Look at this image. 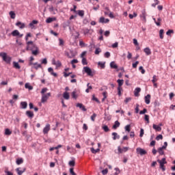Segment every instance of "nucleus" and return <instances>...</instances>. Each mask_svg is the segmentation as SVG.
I'll return each instance as SVG.
<instances>
[{
	"label": "nucleus",
	"mask_w": 175,
	"mask_h": 175,
	"mask_svg": "<svg viewBox=\"0 0 175 175\" xmlns=\"http://www.w3.org/2000/svg\"><path fill=\"white\" fill-rule=\"evenodd\" d=\"M27 46L26 48V50L29 51L31 50L32 52L33 55H38L39 54V48L36 46L35 44H33V42L32 41H28L27 42Z\"/></svg>",
	"instance_id": "1"
},
{
	"label": "nucleus",
	"mask_w": 175,
	"mask_h": 175,
	"mask_svg": "<svg viewBox=\"0 0 175 175\" xmlns=\"http://www.w3.org/2000/svg\"><path fill=\"white\" fill-rule=\"evenodd\" d=\"M0 57L3 58V61H4V62H6V64H10V62H12V57L8 56V54L5 52L0 53Z\"/></svg>",
	"instance_id": "2"
},
{
	"label": "nucleus",
	"mask_w": 175,
	"mask_h": 175,
	"mask_svg": "<svg viewBox=\"0 0 175 175\" xmlns=\"http://www.w3.org/2000/svg\"><path fill=\"white\" fill-rule=\"evenodd\" d=\"M157 162L160 165V169H161L163 172H165V170H166V167H165V165L167 163V162L166 161V159L163 158L161 160L158 159Z\"/></svg>",
	"instance_id": "3"
},
{
	"label": "nucleus",
	"mask_w": 175,
	"mask_h": 175,
	"mask_svg": "<svg viewBox=\"0 0 175 175\" xmlns=\"http://www.w3.org/2000/svg\"><path fill=\"white\" fill-rule=\"evenodd\" d=\"M85 73H87L88 76H90V77H94V72H92V70L90 69V67L85 66L83 68Z\"/></svg>",
	"instance_id": "4"
},
{
	"label": "nucleus",
	"mask_w": 175,
	"mask_h": 175,
	"mask_svg": "<svg viewBox=\"0 0 175 175\" xmlns=\"http://www.w3.org/2000/svg\"><path fill=\"white\" fill-rule=\"evenodd\" d=\"M50 96H51V93H50V92H49L46 94H42V98H41L42 103H44L47 102V100L49 99V98H50Z\"/></svg>",
	"instance_id": "5"
},
{
	"label": "nucleus",
	"mask_w": 175,
	"mask_h": 175,
	"mask_svg": "<svg viewBox=\"0 0 175 175\" xmlns=\"http://www.w3.org/2000/svg\"><path fill=\"white\" fill-rule=\"evenodd\" d=\"M137 154H139V155H146L147 154V151L142 148H137L136 149Z\"/></svg>",
	"instance_id": "6"
},
{
	"label": "nucleus",
	"mask_w": 175,
	"mask_h": 175,
	"mask_svg": "<svg viewBox=\"0 0 175 175\" xmlns=\"http://www.w3.org/2000/svg\"><path fill=\"white\" fill-rule=\"evenodd\" d=\"M65 55L68 57V58H75V55L73 51L70 50V52L65 51Z\"/></svg>",
	"instance_id": "7"
},
{
	"label": "nucleus",
	"mask_w": 175,
	"mask_h": 175,
	"mask_svg": "<svg viewBox=\"0 0 175 175\" xmlns=\"http://www.w3.org/2000/svg\"><path fill=\"white\" fill-rule=\"evenodd\" d=\"M11 35L13 36H18L19 38H23L24 36V34H20V31H18V30H14L11 33Z\"/></svg>",
	"instance_id": "8"
},
{
	"label": "nucleus",
	"mask_w": 175,
	"mask_h": 175,
	"mask_svg": "<svg viewBox=\"0 0 175 175\" xmlns=\"http://www.w3.org/2000/svg\"><path fill=\"white\" fill-rule=\"evenodd\" d=\"M147 16V14L146 13V10H143L142 11V14L140 15L141 18H142V21H144V23H146V21H147V19L146 18Z\"/></svg>",
	"instance_id": "9"
},
{
	"label": "nucleus",
	"mask_w": 175,
	"mask_h": 175,
	"mask_svg": "<svg viewBox=\"0 0 175 175\" xmlns=\"http://www.w3.org/2000/svg\"><path fill=\"white\" fill-rule=\"evenodd\" d=\"M110 20L109 18H105V17L102 16L99 19V23L101 24H107V23H109Z\"/></svg>",
	"instance_id": "10"
},
{
	"label": "nucleus",
	"mask_w": 175,
	"mask_h": 175,
	"mask_svg": "<svg viewBox=\"0 0 175 175\" xmlns=\"http://www.w3.org/2000/svg\"><path fill=\"white\" fill-rule=\"evenodd\" d=\"M52 64L53 65H55L56 68H59L62 65L61 62L58 60L57 62L55 61V59H52Z\"/></svg>",
	"instance_id": "11"
},
{
	"label": "nucleus",
	"mask_w": 175,
	"mask_h": 175,
	"mask_svg": "<svg viewBox=\"0 0 175 175\" xmlns=\"http://www.w3.org/2000/svg\"><path fill=\"white\" fill-rule=\"evenodd\" d=\"M25 170H27L26 168H23V170H21V167H18L16 169V172H17L18 175H22L23 173L25 172Z\"/></svg>",
	"instance_id": "12"
},
{
	"label": "nucleus",
	"mask_w": 175,
	"mask_h": 175,
	"mask_svg": "<svg viewBox=\"0 0 175 175\" xmlns=\"http://www.w3.org/2000/svg\"><path fill=\"white\" fill-rule=\"evenodd\" d=\"M50 131V124H48L45 126V127L43 129V133L44 135H46L47 133H49V131Z\"/></svg>",
	"instance_id": "13"
},
{
	"label": "nucleus",
	"mask_w": 175,
	"mask_h": 175,
	"mask_svg": "<svg viewBox=\"0 0 175 175\" xmlns=\"http://www.w3.org/2000/svg\"><path fill=\"white\" fill-rule=\"evenodd\" d=\"M48 72L51 73L52 76H54V77H57V76H58L56 72H54V70L51 67L48 68Z\"/></svg>",
	"instance_id": "14"
},
{
	"label": "nucleus",
	"mask_w": 175,
	"mask_h": 175,
	"mask_svg": "<svg viewBox=\"0 0 175 175\" xmlns=\"http://www.w3.org/2000/svg\"><path fill=\"white\" fill-rule=\"evenodd\" d=\"M153 129H155L157 132H161L162 131V128L160 126H158L155 124L152 125Z\"/></svg>",
	"instance_id": "15"
},
{
	"label": "nucleus",
	"mask_w": 175,
	"mask_h": 175,
	"mask_svg": "<svg viewBox=\"0 0 175 175\" xmlns=\"http://www.w3.org/2000/svg\"><path fill=\"white\" fill-rule=\"evenodd\" d=\"M16 27H19V28L21 29H24V27H25V24L20 22V21L17 22L16 23Z\"/></svg>",
	"instance_id": "16"
},
{
	"label": "nucleus",
	"mask_w": 175,
	"mask_h": 175,
	"mask_svg": "<svg viewBox=\"0 0 175 175\" xmlns=\"http://www.w3.org/2000/svg\"><path fill=\"white\" fill-rule=\"evenodd\" d=\"M76 106L77 107H79V109H81L83 111H87V109L85 108V107L83 104L77 103Z\"/></svg>",
	"instance_id": "17"
},
{
	"label": "nucleus",
	"mask_w": 175,
	"mask_h": 175,
	"mask_svg": "<svg viewBox=\"0 0 175 175\" xmlns=\"http://www.w3.org/2000/svg\"><path fill=\"white\" fill-rule=\"evenodd\" d=\"M63 98L64 99H66V100H69L70 96L69 95V92H64L63 93Z\"/></svg>",
	"instance_id": "18"
},
{
	"label": "nucleus",
	"mask_w": 175,
	"mask_h": 175,
	"mask_svg": "<svg viewBox=\"0 0 175 175\" xmlns=\"http://www.w3.org/2000/svg\"><path fill=\"white\" fill-rule=\"evenodd\" d=\"M21 109H27L28 107V103L26 101L21 102Z\"/></svg>",
	"instance_id": "19"
},
{
	"label": "nucleus",
	"mask_w": 175,
	"mask_h": 175,
	"mask_svg": "<svg viewBox=\"0 0 175 175\" xmlns=\"http://www.w3.org/2000/svg\"><path fill=\"white\" fill-rule=\"evenodd\" d=\"M150 99H151V95L148 94L145 96V103H146V105H150Z\"/></svg>",
	"instance_id": "20"
},
{
	"label": "nucleus",
	"mask_w": 175,
	"mask_h": 175,
	"mask_svg": "<svg viewBox=\"0 0 175 175\" xmlns=\"http://www.w3.org/2000/svg\"><path fill=\"white\" fill-rule=\"evenodd\" d=\"M26 116H27L29 118H33V112H32V111H27Z\"/></svg>",
	"instance_id": "21"
},
{
	"label": "nucleus",
	"mask_w": 175,
	"mask_h": 175,
	"mask_svg": "<svg viewBox=\"0 0 175 175\" xmlns=\"http://www.w3.org/2000/svg\"><path fill=\"white\" fill-rule=\"evenodd\" d=\"M142 91L140 88H136L134 90V95L135 96H139V93Z\"/></svg>",
	"instance_id": "22"
},
{
	"label": "nucleus",
	"mask_w": 175,
	"mask_h": 175,
	"mask_svg": "<svg viewBox=\"0 0 175 175\" xmlns=\"http://www.w3.org/2000/svg\"><path fill=\"white\" fill-rule=\"evenodd\" d=\"M120 122H118V120H116L112 126V129H117V128L120 127Z\"/></svg>",
	"instance_id": "23"
},
{
	"label": "nucleus",
	"mask_w": 175,
	"mask_h": 175,
	"mask_svg": "<svg viewBox=\"0 0 175 175\" xmlns=\"http://www.w3.org/2000/svg\"><path fill=\"white\" fill-rule=\"evenodd\" d=\"M144 51L146 55H151V49L150 48L146 47L144 49Z\"/></svg>",
	"instance_id": "24"
},
{
	"label": "nucleus",
	"mask_w": 175,
	"mask_h": 175,
	"mask_svg": "<svg viewBox=\"0 0 175 175\" xmlns=\"http://www.w3.org/2000/svg\"><path fill=\"white\" fill-rule=\"evenodd\" d=\"M117 83H118V88H121L124 84V79H118Z\"/></svg>",
	"instance_id": "25"
},
{
	"label": "nucleus",
	"mask_w": 175,
	"mask_h": 175,
	"mask_svg": "<svg viewBox=\"0 0 175 175\" xmlns=\"http://www.w3.org/2000/svg\"><path fill=\"white\" fill-rule=\"evenodd\" d=\"M110 66H111V69H118V66H117V64H116L115 62H111L110 63Z\"/></svg>",
	"instance_id": "26"
},
{
	"label": "nucleus",
	"mask_w": 175,
	"mask_h": 175,
	"mask_svg": "<svg viewBox=\"0 0 175 175\" xmlns=\"http://www.w3.org/2000/svg\"><path fill=\"white\" fill-rule=\"evenodd\" d=\"M13 66L15 69H21V66L18 64V62H13Z\"/></svg>",
	"instance_id": "27"
},
{
	"label": "nucleus",
	"mask_w": 175,
	"mask_h": 175,
	"mask_svg": "<svg viewBox=\"0 0 175 175\" xmlns=\"http://www.w3.org/2000/svg\"><path fill=\"white\" fill-rule=\"evenodd\" d=\"M102 129L104 130V132H109L110 131V129H109V126H107V125H105V124H103Z\"/></svg>",
	"instance_id": "28"
},
{
	"label": "nucleus",
	"mask_w": 175,
	"mask_h": 175,
	"mask_svg": "<svg viewBox=\"0 0 175 175\" xmlns=\"http://www.w3.org/2000/svg\"><path fill=\"white\" fill-rule=\"evenodd\" d=\"M25 88L29 90V91H31V90H33V87L31 86V85H29V83H25Z\"/></svg>",
	"instance_id": "29"
},
{
	"label": "nucleus",
	"mask_w": 175,
	"mask_h": 175,
	"mask_svg": "<svg viewBox=\"0 0 175 175\" xmlns=\"http://www.w3.org/2000/svg\"><path fill=\"white\" fill-rule=\"evenodd\" d=\"M113 140H117V139H120V135L117 133H112Z\"/></svg>",
	"instance_id": "30"
},
{
	"label": "nucleus",
	"mask_w": 175,
	"mask_h": 175,
	"mask_svg": "<svg viewBox=\"0 0 175 175\" xmlns=\"http://www.w3.org/2000/svg\"><path fill=\"white\" fill-rule=\"evenodd\" d=\"M90 150H91V152H92V154H96V152H99L100 151V149L97 148L95 150L94 148H91Z\"/></svg>",
	"instance_id": "31"
},
{
	"label": "nucleus",
	"mask_w": 175,
	"mask_h": 175,
	"mask_svg": "<svg viewBox=\"0 0 175 175\" xmlns=\"http://www.w3.org/2000/svg\"><path fill=\"white\" fill-rule=\"evenodd\" d=\"M53 21H55V18H48L46 20V23H47V24H50V23H53Z\"/></svg>",
	"instance_id": "32"
},
{
	"label": "nucleus",
	"mask_w": 175,
	"mask_h": 175,
	"mask_svg": "<svg viewBox=\"0 0 175 175\" xmlns=\"http://www.w3.org/2000/svg\"><path fill=\"white\" fill-rule=\"evenodd\" d=\"M33 65L34 66V69H36V70H38L39 68H42V64H38V63H33Z\"/></svg>",
	"instance_id": "33"
},
{
	"label": "nucleus",
	"mask_w": 175,
	"mask_h": 175,
	"mask_svg": "<svg viewBox=\"0 0 175 175\" xmlns=\"http://www.w3.org/2000/svg\"><path fill=\"white\" fill-rule=\"evenodd\" d=\"M70 25V21H68L67 22H65L63 23V28H66Z\"/></svg>",
	"instance_id": "34"
},
{
	"label": "nucleus",
	"mask_w": 175,
	"mask_h": 175,
	"mask_svg": "<svg viewBox=\"0 0 175 175\" xmlns=\"http://www.w3.org/2000/svg\"><path fill=\"white\" fill-rule=\"evenodd\" d=\"M105 10H106L104 14L105 16H109V13H110V8H109V7H105Z\"/></svg>",
	"instance_id": "35"
},
{
	"label": "nucleus",
	"mask_w": 175,
	"mask_h": 175,
	"mask_svg": "<svg viewBox=\"0 0 175 175\" xmlns=\"http://www.w3.org/2000/svg\"><path fill=\"white\" fill-rule=\"evenodd\" d=\"M12 133V131L9 129H5V135L7 136H10V134Z\"/></svg>",
	"instance_id": "36"
},
{
	"label": "nucleus",
	"mask_w": 175,
	"mask_h": 175,
	"mask_svg": "<svg viewBox=\"0 0 175 175\" xmlns=\"http://www.w3.org/2000/svg\"><path fill=\"white\" fill-rule=\"evenodd\" d=\"M10 16L11 18H13V19L16 18V14L13 11L10 12Z\"/></svg>",
	"instance_id": "37"
},
{
	"label": "nucleus",
	"mask_w": 175,
	"mask_h": 175,
	"mask_svg": "<svg viewBox=\"0 0 175 175\" xmlns=\"http://www.w3.org/2000/svg\"><path fill=\"white\" fill-rule=\"evenodd\" d=\"M24 160L23 159H18L16 160V165H21V163H23Z\"/></svg>",
	"instance_id": "38"
},
{
	"label": "nucleus",
	"mask_w": 175,
	"mask_h": 175,
	"mask_svg": "<svg viewBox=\"0 0 175 175\" xmlns=\"http://www.w3.org/2000/svg\"><path fill=\"white\" fill-rule=\"evenodd\" d=\"M144 120L147 122V124H150V116L145 115Z\"/></svg>",
	"instance_id": "39"
},
{
	"label": "nucleus",
	"mask_w": 175,
	"mask_h": 175,
	"mask_svg": "<svg viewBox=\"0 0 175 175\" xmlns=\"http://www.w3.org/2000/svg\"><path fill=\"white\" fill-rule=\"evenodd\" d=\"M92 100H95V102H96L97 103H100V101H99V99L95 97V94L92 95Z\"/></svg>",
	"instance_id": "40"
},
{
	"label": "nucleus",
	"mask_w": 175,
	"mask_h": 175,
	"mask_svg": "<svg viewBox=\"0 0 175 175\" xmlns=\"http://www.w3.org/2000/svg\"><path fill=\"white\" fill-rule=\"evenodd\" d=\"M78 14L81 17H83L84 16V10H78Z\"/></svg>",
	"instance_id": "41"
},
{
	"label": "nucleus",
	"mask_w": 175,
	"mask_h": 175,
	"mask_svg": "<svg viewBox=\"0 0 175 175\" xmlns=\"http://www.w3.org/2000/svg\"><path fill=\"white\" fill-rule=\"evenodd\" d=\"M159 37H160V39H163V29H160Z\"/></svg>",
	"instance_id": "42"
},
{
	"label": "nucleus",
	"mask_w": 175,
	"mask_h": 175,
	"mask_svg": "<svg viewBox=\"0 0 175 175\" xmlns=\"http://www.w3.org/2000/svg\"><path fill=\"white\" fill-rule=\"evenodd\" d=\"M125 131L126 132H131V124H128L125 126Z\"/></svg>",
	"instance_id": "43"
},
{
	"label": "nucleus",
	"mask_w": 175,
	"mask_h": 175,
	"mask_svg": "<svg viewBox=\"0 0 175 175\" xmlns=\"http://www.w3.org/2000/svg\"><path fill=\"white\" fill-rule=\"evenodd\" d=\"M162 139H163V136L161 134H159V135H157L156 137V140H162Z\"/></svg>",
	"instance_id": "44"
},
{
	"label": "nucleus",
	"mask_w": 175,
	"mask_h": 175,
	"mask_svg": "<svg viewBox=\"0 0 175 175\" xmlns=\"http://www.w3.org/2000/svg\"><path fill=\"white\" fill-rule=\"evenodd\" d=\"M72 98H73V99H77V94H76V92H72Z\"/></svg>",
	"instance_id": "45"
},
{
	"label": "nucleus",
	"mask_w": 175,
	"mask_h": 175,
	"mask_svg": "<svg viewBox=\"0 0 175 175\" xmlns=\"http://www.w3.org/2000/svg\"><path fill=\"white\" fill-rule=\"evenodd\" d=\"M82 64L83 65H88V63L87 62V59H85V57L82 58Z\"/></svg>",
	"instance_id": "46"
},
{
	"label": "nucleus",
	"mask_w": 175,
	"mask_h": 175,
	"mask_svg": "<svg viewBox=\"0 0 175 175\" xmlns=\"http://www.w3.org/2000/svg\"><path fill=\"white\" fill-rule=\"evenodd\" d=\"M98 65H99V66H100L101 69H105V63L99 62L98 63Z\"/></svg>",
	"instance_id": "47"
},
{
	"label": "nucleus",
	"mask_w": 175,
	"mask_h": 175,
	"mask_svg": "<svg viewBox=\"0 0 175 175\" xmlns=\"http://www.w3.org/2000/svg\"><path fill=\"white\" fill-rule=\"evenodd\" d=\"M70 174L71 175H77V174H76V172H75L73 167L70 168Z\"/></svg>",
	"instance_id": "48"
},
{
	"label": "nucleus",
	"mask_w": 175,
	"mask_h": 175,
	"mask_svg": "<svg viewBox=\"0 0 175 175\" xmlns=\"http://www.w3.org/2000/svg\"><path fill=\"white\" fill-rule=\"evenodd\" d=\"M103 175H106L107 174V173H109V170L107 168L105 169V170H103L102 172Z\"/></svg>",
	"instance_id": "49"
},
{
	"label": "nucleus",
	"mask_w": 175,
	"mask_h": 175,
	"mask_svg": "<svg viewBox=\"0 0 175 175\" xmlns=\"http://www.w3.org/2000/svg\"><path fill=\"white\" fill-rule=\"evenodd\" d=\"M47 88H42V90H41V94H42V95H44L45 94V92H47Z\"/></svg>",
	"instance_id": "50"
},
{
	"label": "nucleus",
	"mask_w": 175,
	"mask_h": 175,
	"mask_svg": "<svg viewBox=\"0 0 175 175\" xmlns=\"http://www.w3.org/2000/svg\"><path fill=\"white\" fill-rule=\"evenodd\" d=\"M158 152L160 154V155H163V154H165V152H163V150L161 149V148L158 149Z\"/></svg>",
	"instance_id": "51"
},
{
	"label": "nucleus",
	"mask_w": 175,
	"mask_h": 175,
	"mask_svg": "<svg viewBox=\"0 0 175 175\" xmlns=\"http://www.w3.org/2000/svg\"><path fill=\"white\" fill-rule=\"evenodd\" d=\"M144 135V129H140V133H139V137H143Z\"/></svg>",
	"instance_id": "52"
},
{
	"label": "nucleus",
	"mask_w": 175,
	"mask_h": 175,
	"mask_svg": "<svg viewBox=\"0 0 175 175\" xmlns=\"http://www.w3.org/2000/svg\"><path fill=\"white\" fill-rule=\"evenodd\" d=\"M158 81V79H157V75H154L152 77V83H157Z\"/></svg>",
	"instance_id": "53"
},
{
	"label": "nucleus",
	"mask_w": 175,
	"mask_h": 175,
	"mask_svg": "<svg viewBox=\"0 0 175 175\" xmlns=\"http://www.w3.org/2000/svg\"><path fill=\"white\" fill-rule=\"evenodd\" d=\"M68 165L70 166H75V160H72V161H69Z\"/></svg>",
	"instance_id": "54"
},
{
	"label": "nucleus",
	"mask_w": 175,
	"mask_h": 175,
	"mask_svg": "<svg viewBox=\"0 0 175 175\" xmlns=\"http://www.w3.org/2000/svg\"><path fill=\"white\" fill-rule=\"evenodd\" d=\"M95 118H96V113H93L92 116H91L92 121H95Z\"/></svg>",
	"instance_id": "55"
},
{
	"label": "nucleus",
	"mask_w": 175,
	"mask_h": 175,
	"mask_svg": "<svg viewBox=\"0 0 175 175\" xmlns=\"http://www.w3.org/2000/svg\"><path fill=\"white\" fill-rule=\"evenodd\" d=\"M147 113V109L144 108L142 111H139V114H146Z\"/></svg>",
	"instance_id": "56"
},
{
	"label": "nucleus",
	"mask_w": 175,
	"mask_h": 175,
	"mask_svg": "<svg viewBox=\"0 0 175 175\" xmlns=\"http://www.w3.org/2000/svg\"><path fill=\"white\" fill-rule=\"evenodd\" d=\"M137 65H139V61H137L133 64V68H137Z\"/></svg>",
	"instance_id": "57"
},
{
	"label": "nucleus",
	"mask_w": 175,
	"mask_h": 175,
	"mask_svg": "<svg viewBox=\"0 0 175 175\" xmlns=\"http://www.w3.org/2000/svg\"><path fill=\"white\" fill-rule=\"evenodd\" d=\"M121 91H122V88H118V94L121 96Z\"/></svg>",
	"instance_id": "58"
},
{
	"label": "nucleus",
	"mask_w": 175,
	"mask_h": 175,
	"mask_svg": "<svg viewBox=\"0 0 175 175\" xmlns=\"http://www.w3.org/2000/svg\"><path fill=\"white\" fill-rule=\"evenodd\" d=\"M174 31L172 29H169L167 32H166V35H167L168 36H170V33H173Z\"/></svg>",
	"instance_id": "59"
},
{
	"label": "nucleus",
	"mask_w": 175,
	"mask_h": 175,
	"mask_svg": "<svg viewBox=\"0 0 175 175\" xmlns=\"http://www.w3.org/2000/svg\"><path fill=\"white\" fill-rule=\"evenodd\" d=\"M83 33H84V35H87V34L90 33V29H83Z\"/></svg>",
	"instance_id": "60"
},
{
	"label": "nucleus",
	"mask_w": 175,
	"mask_h": 175,
	"mask_svg": "<svg viewBox=\"0 0 175 175\" xmlns=\"http://www.w3.org/2000/svg\"><path fill=\"white\" fill-rule=\"evenodd\" d=\"M105 58H110V52H106L104 55Z\"/></svg>",
	"instance_id": "61"
},
{
	"label": "nucleus",
	"mask_w": 175,
	"mask_h": 175,
	"mask_svg": "<svg viewBox=\"0 0 175 175\" xmlns=\"http://www.w3.org/2000/svg\"><path fill=\"white\" fill-rule=\"evenodd\" d=\"M59 46H64V40L62 39H59Z\"/></svg>",
	"instance_id": "62"
},
{
	"label": "nucleus",
	"mask_w": 175,
	"mask_h": 175,
	"mask_svg": "<svg viewBox=\"0 0 175 175\" xmlns=\"http://www.w3.org/2000/svg\"><path fill=\"white\" fill-rule=\"evenodd\" d=\"M100 49H99V48H97V49H96V51H95V54L96 55H98V54H99V53H100Z\"/></svg>",
	"instance_id": "63"
},
{
	"label": "nucleus",
	"mask_w": 175,
	"mask_h": 175,
	"mask_svg": "<svg viewBox=\"0 0 175 175\" xmlns=\"http://www.w3.org/2000/svg\"><path fill=\"white\" fill-rule=\"evenodd\" d=\"M139 104H136V107L135 109L136 114L139 113Z\"/></svg>",
	"instance_id": "64"
}]
</instances>
